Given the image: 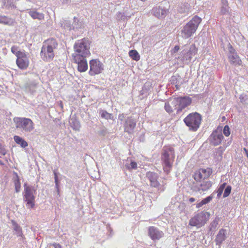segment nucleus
Returning <instances> with one entry per match:
<instances>
[{"instance_id": "ea45409f", "label": "nucleus", "mask_w": 248, "mask_h": 248, "mask_svg": "<svg viewBox=\"0 0 248 248\" xmlns=\"http://www.w3.org/2000/svg\"><path fill=\"white\" fill-rule=\"evenodd\" d=\"M14 183L16 191L18 192L20 188V183L17 175L16 176V179L15 180Z\"/></svg>"}, {"instance_id": "5701e85b", "label": "nucleus", "mask_w": 248, "mask_h": 248, "mask_svg": "<svg viewBox=\"0 0 248 248\" xmlns=\"http://www.w3.org/2000/svg\"><path fill=\"white\" fill-rule=\"evenodd\" d=\"M84 24L82 21L79 19L77 17H74L73 18V21L72 22V28L73 30H76L79 29H81L84 26Z\"/></svg>"}, {"instance_id": "f3484780", "label": "nucleus", "mask_w": 248, "mask_h": 248, "mask_svg": "<svg viewBox=\"0 0 248 248\" xmlns=\"http://www.w3.org/2000/svg\"><path fill=\"white\" fill-rule=\"evenodd\" d=\"M168 11L160 6L155 7L152 10V14L158 18H163L165 17Z\"/></svg>"}, {"instance_id": "37998d69", "label": "nucleus", "mask_w": 248, "mask_h": 248, "mask_svg": "<svg viewBox=\"0 0 248 248\" xmlns=\"http://www.w3.org/2000/svg\"><path fill=\"white\" fill-rule=\"evenodd\" d=\"M164 108L165 110L169 113H170L173 111L171 107L170 106L169 103L166 102L165 104Z\"/></svg>"}, {"instance_id": "6ab92c4d", "label": "nucleus", "mask_w": 248, "mask_h": 248, "mask_svg": "<svg viewBox=\"0 0 248 248\" xmlns=\"http://www.w3.org/2000/svg\"><path fill=\"white\" fill-rule=\"evenodd\" d=\"M37 83L35 81L27 82L25 85V90L28 93L33 94L35 92Z\"/></svg>"}, {"instance_id": "72a5a7b5", "label": "nucleus", "mask_w": 248, "mask_h": 248, "mask_svg": "<svg viewBox=\"0 0 248 248\" xmlns=\"http://www.w3.org/2000/svg\"><path fill=\"white\" fill-rule=\"evenodd\" d=\"M129 56L132 60L136 61H138L140 59V55L136 50H130L129 52Z\"/></svg>"}, {"instance_id": "412c9836", "label": "nucleus", "mask_w": 248, "mask_h": 248, "mask_svg": "<svg viewBox=\"0 0 248 248\" xmlns=\"http://www.w3.org/2000/svg\"><path fill=\"white\" fill-rule=\"evenodd\" d=\"M74 62L78 64V70L79 72H84L87 70L88 66L86 60Z\"/></svg>"}, {"instance_id": "4468645a", "label": "nucleus", "mask_w": 248, "mask_h": 248, "mask_svg": "<svg viewBox=\"0 0 248 248\" xmlns=\"http://www.w3.org/2000/svg\"><path fill=\"white\" fill-rule=\"evenodd\" d=\"M136 121L131 117H128L125 119L124 124V130L128 134L133 133L134 129L136 125Z\"/></svg>"}, {"instance_id": "864d4df0", "label": "nucleus", "mask_w": 248, "mask_h": 248, "mask_svg": "<svg viewBox=\"0 0 248 248\" xmlns=\"http://www.w3.org/2000/svg\"><path fill=\"white\" fill-rule=\"evenodd\" d=\"M203 205H204V203H203L202 201L201 202L197 203L196 207L199 208L201 207Z\"/></svg>"}, {"instance_id": "1a4fd4ad", "label": "nucleus", "mask_w": 248, "mask_h": 248, "mask_svg": "<svg viewBox=\"0 0 248 248\" xmlns=\"http://www.w3.org/2000/svg\"><path fill=\"white\" fill-rule=\"evenodd\" d=\"M146 176L150 182V186L156 188L159 192H162L165 190V185L160 184L157 181L158 175L157 173L154 172L148 171L146 173Z\"/></svg>"}, {"instance_id": "473e14b6", "label": "nucleus", "mask_w": 248, "mask_h": 248, "mask_svg": "<svg viewBox=\"0 0 248 248\" xmlns=\"http://www.w3.org/2000/svg\"><path fill=\"white\" fill-rule=\"evenodd\" d=\"M58 44L56 40L54 38H50L44 42L43 46H56Z\"/></svg>"}, {"instance_id": "393cba45", "label": "nucleus", "mask_w": 248, "mask_h": 248, "mask_svg": "<svg viewBox=\"0 0 248 248\" xmlns=\"http://www.w3.org/2000/svg\"><path fill=\"white\" fill-rule=\"evenodd\" d=\"M14 140L17 144L20 145L22 148H25L28 145L27 142L18 136H15L14 137Z\"/></svg>"}, {"instance_id": "69168bd1", "label": "nucleus", "mask_w": 248, "mask_h": 248, "mask_svg": "<svg viewBox=\"0 0 248 248\" xmlns=\"http://www.w3.org/2000/svg\"><path fill=\"white\" fill-rule=\"evenodd\" d=\"M191 46H195V44L192 45Z\"/></svg>"}, {"instance_id": "49530a36", "label": "nucleus", "mask_w": 248, "mask_h": 248, "mask_svg": "<svg viewBox=\"0 0 248 248\" xmlns=\"http://www.w3.org/2000/svg\"><path fill=\"white\" fill-rule=\"evenodd\" d=\"M7 153V150L0 143V155H5Z\"/></svg>"}, {"instance_id": "39448f33", "label": "nucleus", "mask_w": 248, "mask_h": 248, "mask_svg": "<svg viewBox=\"0 0 248 248\" xmlns=\"http://www.w3.org/2000/svg\"><path fill=\"white\" fill-rule=\"evenodd\" d=\"M210 216V213L202 211L196 214L192 217L189 222V225L192 226H196L197 228H200L207 222Z\"/></svg>"}, {"instance_id": "c756f323", "label": "nucleus", "mask_w": 248, "mask_h": 248, "mask_svg": "<svg viewBox=\"0 0 248 248\" xmlns=\"http://www.w3.org/2000/svg\"><path fill=\"white\" fill-rule=\"evenodd\" d=\"M13 23V20L5 16H0V23L4 25H11Z\"/></svg>"}, {"instance_id": "680f3d73", "label": "nucleus", "mask_w": 248, "mask_h": 248, "mask_svg": "<svg viewBox=\"0 0 248 248\" xmlns=\"http://www.w3.org/2000/svg\"><path fill=\"white\" fill-rule=\"evenodd\" d=\"M175 87H176V89H177V90L179 89V88H180V85H178V84H176V85H175Z\"/></svg>"}, {"instance_id": "aec40b11", "label": "nucleus", "mask_w": 248, "mask_h": 248, "mask_svg": "<svg viewBox=\"0 0 248 248\" xmlns=\"http://www.w3.org/2000/svg\"><path fill=\"white\" fill-rule=\"evenodd\" d=\"M16 62L18 67L22 70L27 68L29 66V60L28 58L17 59Z\"/></svg>"}, {"instance_id": "bf43d9fd", "label": "nucleus", "mask_w": 248, "mask_h": 248, "mask_svg": "<svg viewBox=\"0 0 248 248\" xmlns=\"http://www.w3.org/2000/svg\"><path fill=\"white\" fill-rule=\"evenodd\" d=\"M239 98H240L241 102H244L245 101L244 96H243L242 95H240V96L239 97Z\"/></svg>"}, {"instance_id": "58836bf2", "label": "nucleus", "mask_w": 248, "mask_h": 248, "mask_svg": "<svg viewBox=\"0 0 248 248\" xmlns=\"http://www.w3.org/2000/svg\"><path fill=\"white\" fill-rule=\"evenodd\" d=\"M226 185V183H224L219 186V187L217 190V196L218 198H219L220 197V196L221 195L223 190L225 188Z\"/></svg>"}, {"instance_id": "c9c22d12", "label": "nucleus", "mask_w": 248, "mask_h": 248, "mask_svg": "<svg viewBox=\"0 0 248 248\" xmlns=\"http://www.w3.org/2000/svg\"><path fill=\"white\" fill-rule=\"evenodd\" d=\"M182 55H183V58L186 59V60H191L192 55V50H191V48L187 50H184L182 52Z\"/></svg>"}, {"instance_id": "cd10ccee", "label": "nucleus", "mask_w": 248, "mask_h": 248, "mask_svg": "<svg viewBox=\"0 0 248 248\" xmlns=\"http://www.w3.org/2000/svg\"><path fill=\"white\" fill-rule=\"evenodd\" d=\"M91 43L88 39L84 38L76 42L74 46H88L91 45Z\"/></svg>"}, {"instance_id": "6e6d98bb", "label": "nucleus", "mask_w": 248, "mask_h": 248, "mask_svg": "<svg viewBox=\"0 0 248 248\" xmlns=\"http://www.w3.org/2000/svg\"><path fill=\"white\" fill-rule=\"evenodd\" d=\"M180 47H174L172 50L171 51L172 53H175L178 51Z\"/></svg>"}, {"instance_id": "e2e57ef3", "label": "nucleus", "mask_w": 248, "mask_h": 248, "mask_svg": "<svg viewBox=\"0 0 248 248\" xmlns=\"http://www.w3.org/2000/svg\"><path fill=\"white\" fill-rule=\"evenodd\" d=\"M225 1L228 2L227 0H221V3L225 2Z\"/></svg>"}, {"instance_id": "f257e3e1", "label": "nucleus", "mask_w": 248, "mask_h": 248, "mask_svg": "<svg viewBox=\"0 0 248 248\" xmlns=\"http://www.w3.org/2000/svg\"><path fill=\"white\" fill-rule=\"evenodd\" d=\"M174 157V151L172 147H163L162 151L161 159L164 163V170L167 173L169 172L172 167Z\"/></svg>"}, {"instance_id": "4c0bfd02", "label": "nucleus", "mask_w": 248, "mask_h": 248, "mask_svg": "<svg viewBox=\"0 0 248 248\" xmlns=\"http://www.w3.org/2000/svg\"><path fill=\"white\" fill-rule=\"evenodd\" d=\"M3 6L5 7L7 9L12 8L14 6L13 0H2Z\"/></svg>"}, {"instance_id": "de8ad7c7", "label": "nucleus", "mask_w": 248, "mask_h": 248, "mask_svg": "<svg viewBox=\"0 0 248 248\" xmlns=\"http://www.w3.org/2000/svg\"><path fill=\"white\" fill-rule=\"evenodd\" d=\"M213 198V196L210 195V196L206 197V198L203 199L202 201L203 203H204V204H205L209 203L212 200Z\"/></svg>"}, {"instance_id": "f03ea898", "label": "nucleus", "mask_w": 248, "mask_h": 248, "mask_svg": "<svg viewBox=\"0 0 248 248\" xmlns=\"http://www.w3.org/2000/svg\"><path fill=\"white\" fill-rule=\"evenodd\" d=\"M201 21L202 19L200 17L197 16H194L182 29V36L185 38L190 37L195 32Z\"/></svg>"}, {"instance_id": "e433bc0d", "label": "nucleus", "mask_w": 248, "mask_h": 248, "mask_svg": "<svg viewBox=\"0 0 248 248\" xmlns=\"http://www.w3.org/2000/svg\"><path fill=\"white\" fill-rule=\"evenodd\" d=\"M29 14L33 19H38L41 20L44 18V15L43 14L37 12L35 11H30L29 12Z\"/></svg>"}, {"instance_id": "7ed1b4c3", "label": "nucleus", "mask_w": 248, "mask_h": 248, "mask_svg": "<svg viewBox=\"0 0 248 248\" xmlns=\"http://www.w3.org/2000/svg\"><path fill=\"white\" fill-rule=\"evenodd\" d=\"M16 129H19L23 133H29L34 128L32 121L25 117H15L13 119Z\"/></svg>"}, {"instance_id": "052dcab7", "label": "nucleus", "mask_w": 248, "mask_h": 248, "mask_svg": "<svg viewBox=\"0 0 248 248\" xmlns=\"http://www.w3.org/2000/svg\"><path fill=\"white\" fill-rule=\"evenodd\" d=\"M244 150L245 151V153H246V154L247 155V156L248 157V151L246 149V148H244Z\"/></svg>"}, {"instance_id": "bb28decb", "label": "nucleus", "mask_w": 248, "mask_h": 248, "mask_svg": "<svg viewBox=\"0 0 248 248\" xmlns=\"http://www.w3.org/2000/svg\"><path fill=\"white\" fill-rule=\"evenodd\" d=\"M61 26L64 30L71 31L73 30L72 23L68 20L63 19L61 21Z\"/></svg>"}, {"instance_id": "7c9ffc66", "label": "nucleus", "mask_w": 248, "mask_h": 248, "mask_svg": "<svg viewBox=\"0 0 248 248\" xmlns=\"http://www.w3.org/2000/svg\"><path fill=\"white\" fill-rule=\"evenodd\" d=\"M11 223L12 224V227L14 230L16 232L17 235L18 236H21L22 232L21 227L14 220H11Z\"/></svg>"}, {"instance_id": "ddd939ff", "label": "nucleus", "mask_w": 248, "mask_h": 248, "mask_svg": "<svg viewBox=\"0 0 248 248\" xmlns=\"http://www.w3.org/2000/svg\"><path fill=\"white\" fill-rule=\"evenodd\" d=\"M148 234L150 238L154 241H156L162 238L164 232L155 226H150L148 229Z\"/></svg>"}, {"instance_id": "a18cd8bd", "label": "nucleus", "mask_w": 248, "mask_h": 248, "mask_svg": "<svg viewBox=\"0 0 248 248\" xmlns=\"http://www.w3.org/2000/svg\"><path fill=\"white\" fill-rule=\"evenodd\" d=\"M219 221V218L218 217H216L211 224L212 227L216 228L218 224Z\"/></svg>"}, {"instance_id": "c85d7f7f", "label": "nucleus", "mask_w": 248, "mask_h": 248, "mask_svg": "<svg viewBox=\"0 0 248 248\" xmlns=\"http://www.w3.org/2000/svg\"><path fill=\"white\" fill-rule=\"evenodd\" d=\"M99 114L102 118L106 120H113L114 116L112 114L108 112L106 110L101 109L99 110Z\"/></svg>"}, {"instance_id": "13d9d810", "label": "nucleus", "mask_w": 248, "mask_h": 248, "mask_svg": "<svg viewBox=\"0 0 248 248\" xmlns=\"http://www.w3.org/2000/svg\"><path fill=\"white\" fill-rule=\"evenodd\" d=\"M79 123L78 122L76 124H75V127L74 128L76 130H78L79 128Z\"/></svg>"}, {"instance_id": "9b49d317", "label": "nucleus", "mask_w": 248, "mask_h": 248, "mask_svg": "<svg viewBox=\"0 0 248 248\" xmlns=\"http://www.w3.org/2000/svg\"><path fill=\"white\" fill-rule=\"evenodd\" d=\"M212 182L210 181H202L199 183H193L191 189L200 194L208 191L212 186Z\"/></svg>"}, {"instance_id": "c03bdc74", "label": "nucleus", "mask_w": 248, "mask_h": 248, "mask_svg": "<svg viewBox=\"0 0 248 248\" xmlns=\"http://www.w3.org/2000/svg\"><path fill=\"white\" fill-rule=\"evenodd\" d=\"M223 134L226 136H229L230 134V128L228 125H225L223 128Z\"/></svg>"}, {"instance_id": "f704fd0d", "label": "nucleus", "mask_w": 248, "mask_h": 248, "mask_svg": "<svg viewBox=\"0 0 248 248\" xmlns=\"http://www.w3.org/2000/svg\"><path fill=\"white\" fill-rule=\"evenodd\" d=\"M201 172L203 174V179L208 178L212 173V170L210 168L206 169H200Z\"/></svg>"}, {"instance_id": "a19ab883", "label": "nucleus", "mask_w": 248, "mask_h": 248, "mask_svg": "<svg viewBox=\"0 0 248 248\" xmlns=\"http://www.w3.org/2000/svg\"><path fill=\"white\" fill-rule=\"evenodd\" d=\"M232 190V187L231 186H227L225 188V190L223 193V198L228 197L231 193Z\"/></svg>"}, {"instance_id": "6e6552de", "label": "nucleus", "mask_w": 248, "mask_h": 248, "mask_svg": "<svg viewBox=\"0 0 248 248\" xmlns=\"http://www.w3.org/2000/svg\"><path fill=\"white\" fill-rule=\"evenodd\" d=\"M192 99L190 97L185 96L183 97H178L175 98L172 103L175 106V109L178 113L181 111L183 109L185 108L191 103Z\"/></svg>"}, {"instance_id": "2f4dec72", "label": "nucleus", "mask_w": 248, "mask_h": 248, "mask_svg": "<svg viewBox=\"0 0 248 248\" xmlns=\"http://www.w3.org/2000/svg\"><path fill=\"white\" fill-rule=\"evenodd\" d=\"M194 179L195 180V183H199L200 182L204 181L205 179H203V174L201 172L200 169H199L198 171H196L194 175H193Z\"/></svg>"}, {"instance_id": "dca6fc26", "label": "nucleus", "mask_w": 248, "mask_h": 248, "mask_svg": "<svg viewBox=\"0 0 248 248\" xmlns=\"http://www.w3.org/2000/svg\"><path fill=\"white\" fill-rule=\"evenodd\" d=\"M223 136L221 132L215 130L210 135L209 140L214 146H217L221 142Z\"/></svg>"}, {"instance_id": "423d86ee", "label": "nucleus", "mask_w": 248, "mask_h": 248, "mask_svg": "<svg viewBox=\"0 0 248 248\" xmlns=\"http://www.w3.org/2000/svg\"><path fill=\"white\" fill-rule=\"evenodd\" d=\"M24 195L23 200L26 202V206L28 208H32L34 206L35 196L34 194L36 191L34 186H29L24 184Z\"/></svg>"}, {"instance_id": "338daca9", "label": "nucleus", "mask_w": 248, "mask_h": 248, "mask_svg": "<svg viewBox=\"0 0 248 248\" xmlns=\"http://www.w3.org/2000/svg\"><path fill=\"white\" fill-rule=\"evenodd\" d=\"M196 47H193V50H194V51H196V50L195 49Z\"/></svg>"}, {"instance_id": "0e129e2a", "label": "nucleus", "mask_w": 248, "mask_h": 248, "mask_svg": "<svg viewBox=\"0 0 248 248\" xmlns=\"http://www.w3.org/2000/svg\"><path fill=\"white\" fill-rule=\"evenodd\" d=\"M228 46H230V47H232V46L230 45V43H228Z\"/></svg>"}, {"instance_id": "2eb2a0df", "label": "nucleus", "mask_w": 248, "mask_h": 248, "mask_svg": "<svg viewBox=\"0 0 248 248\" xmlns=\"http://www.w3.org/2000/svg\"><path fill=\"white\" fill-rule=\"evenodd\" d=\"M40 55L44 61L49 62L54 56L53 47H42Z\"/></svg>"}, {"instance_id": "603ef678", "label": "nucleus", "mask_w": 248, "mask_h": 248, "mask_svg": "<svg viewBox=\"0 0 248 248\" xmlns=\"http://www.w3.org/2000/svg\"><path fill=\"white\" fill-rule=\"evenodd\" d=\"M52 245L55 248H62V246L59 243H54Z\"/></svg>"}, {"instance_id": "0eeeda50", "label": "nucleus", "mask_w": 248, "mask_h": 248, "mask_svg": "<svg viewBox=\"0 0 248 248\" xmlns=\"http://www.w3.org/2000/svg\"><path fill=\"white\" fill-rule=\"evenodd\" d=\"M74 52L72 54L73 62L85 60L91 55L89 47H74Z\"/></svg>"}, {"instance_id": "f8f14e48", "label": "nucleus", "mask_w": 248, "mask_h": 248, "mask_svg": "<svg viewBox=\"0 0 248 248\" xmlns=\"http://www.w3.org/2000/svg\"><path fill=\"white\" fill-rule=\"evenodd\" d=\"M225 51H228V57L231 63L234 65H240L241 64V60L238 56L234 47H226Z\"/></svg>"}, {"instance_id": "b1692460", "label": "nucleus", "mask_w": 248, "mask_h": 248, "mask_svg": "<svg viewBox=\"0 0 248 248\" xmlns=\"http://www.w3.org/2000/svg\"><path fill=\"white\" fill-rule=\"evenodd\" d=\"M11 51L17 57V59L28 58L24 52L18 50L17 47H11Z\"/></svg>"}, {"instance_id": "5fc2aeb1", "label": "nucleus", "mask_w": 248, "mask_h": 248, "mask_svg": "<svg viewBox=\"0 0 248 248\" xmlns=\"http://www.w3.org/2000/svg\"><path fill=\"white\" fill-rule=\"evenodd\" d=\"M53 173L54 174V179H55V181H56V178L57 179V180H58V175H57V173L56 172V171L55 170H54L53 171Z\"/></svg>"}, {"instance_id": "4be33fe9", "label": "nucleus", "mask_w": 248, "mask_h": 248, "mask_svg": "<svg viewBox=\"0 0 248 248\" xmlns=\"http://www.w3.org/2000/svg\"><path fill=\"white\" fill-rule=\"evenodd\" d=\"M124 167L126 169L131 170L137 168V163L131 159H127L124 163Z\"/></svg>"}, {"instance_id": "a211bd4d", "label": "nucleus", "mask_w": 248, "mask_h": 248, "mask_svg": "<svg viewBox=\"0 0 248 248\" xmlns=\"http://www.w3.org/2000/svg\"><path fill=\"white\" fill-rule=\"evenodd\" d=\"M227 230L224 229H221L217 234L215 242L217 245L220 246L222 242L225 240L227 238Z\"/></svg>"}, {"instance_id": "9d476101", "label": "nucleus", "mask_w": 248, "mask_h": 248, "mask_svg": "<svg viewBox=\"0 0 248 248\" xmlns=\"http://www.w3.org/2000/svg\"><path fill=\"white\" fill-rule=\"evenodd\" d=\"M90 71L89 74L93 76L100 74L104 69L103 63L98 59H93L89 62Z\"/></svg>"}, {"instance_id": "4d7b16f0", "label": "nucleus", "mask_w": 248, "mask_h": 248, "mask_svg": "<svg viewBox=\"0 0 248 248\" xmlns=\"http://www.w3.org/2000/svg\"><path fill=\"white\" fill-rule=\"evenodd\" d=\"M195 201H196L195 199L194 198H193V197L190 198L188 199V202L190 203H192V202H194Z\"/></svg>"}, {"instance_id": "3c124183", "label": "nucleus", "mask_w": 248, "mask_h": 248, "mask_svg": "<svg viewBox=\"0 0 248 248\" xmlns=\"http://www.w3.org/2000/svg\"><path fill=\"white\" fill-rule=\"evenodd\" d=\"M117 16L119 19H124V16L121 13H119Z\"/></svg>"}, {"instance_id": "09e8293b", "label": "nucleus", "mask_w": 248, "mask_h": 248, "mask_svg": "<svg viewBox=\"0 0 248 248\" xmlns=\"http://www.w3.org/2000/svg\"><path fill=\"white\" fill-rule=\"evenodd\" d=\"M55 187L57 189L58 194H59L60 189H59V180H57L56 178V181H55Z\"/></svg>"}, {"instance_id": "8fccbe9b", "label": "nucleus", "mask_w": 248, "mask_h": 248, "mask_svg": "<svg viewBox=\"0 0 248 248\" xmlns=\"http://www.w3.org/2000/svg\"><path fill=\"white\" fill-rule=\"evenodd\" d=\"M118 119L121 121H123L124 119V115L123 113L119 114Z\"/></svg>"}, {"instance_id": "a878e982", "label": "nucleus", "mask_w": 248, "mask_h": 248, "mask_svg": "<svg viewBox=\"0 0 248 248\" xmlns=\"http://www.w3.org/2000/svg\"><path fill=\"white\" fill-rule=\"evenodd\" d=\"M230 10L228 2L225 1V2L221 3L220 12L222 15H230Z\"/></svg>"}, {"instance_id": "79ce46f5", "label": "nucleus", "mask_w": 248, "mask_h": 248, "mask_svg": "<svg viewBox=\"0 0 248 248\" xmlns=\"http://www.w3.org/2000/svg\"><path fill=\"white\" fill-rule=\"evenodd\" d=\"M107 133V129L104 126L100 127V130L98 131V134L100 136H105Z\"/></svg>"}, {"instance_id": "20e7f679", "label": "nucleus", "mask_w": 248, "mask_h": 248, "mask_svg": "<svg viewBox=\"0 0 248 248\" xmlns=\"http://www.w3.org/2000/svg\"><path fill=\"white\" fill-rule=\"evenodd\" d=\"M184 121L190 130L196 131L201 124L202 116L197 112L191 113L184 119Z\"/></svg>"}]
</instances>
